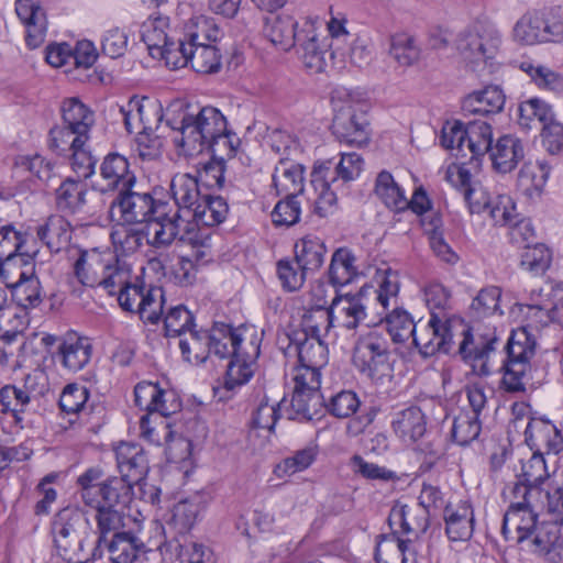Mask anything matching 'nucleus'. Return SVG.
<instances>
[{
    "label": "nucleus",
    "mask_w": 563,
    "mask_h": 563,
    "mask_svg": "<svg viewBox=\"0 0 563 563\" xmlns=\"http://www.w3.org/2000/svg\"><path fill=\"white\" fill-rule=\"evenodd\" d=\"M34 255L20 254L23 261H19L15 267H21L18 279L13 280L9 274L1 276L5 286L11 289L14 300L24 308H35L42 302V287L35 274Z\"/></svg>",
    "instance_id": "13"
},
{
    "label": "nucleus",
    "mask_w": 563,
    "mask_h": 563,
    "mask_svg": "<svg viewBox=\"0 0 563 563\" xmlns=\"http://www.w3.org/2000/svg\"><path fill=\"white\" fill-rule=\"evenodd\" d=\"M56 553L67 563H87L92 560V532L88 520L76 509H62L52 526Z\"/></svg>",
    "instance_id": "4"
},
{
    "label": "nucleus",
    "mask_w": 563,
    "mask_h": 563,
    "mask_svg": "<svg viewBox=\"0 0 563 563\" xmlns=\"http://www.w3.org/2000/svg\"><path fill=\"white\" fill-rule=\"evenodd\" d=\"M514 35L517 41L528 45L548 42L547 32H544V15L538 12L525 14L516 23Z\"/></svg>",
    "instance_id": "52"
},
{
    "label": "nucleus",
    "mask_w": 563,
    "mask_h": 563,
    "mask_svg": "<svg viewBox=\"0 0 563 563\" xmlns=\"http://www.w3.org/2000/svg\"><path fill=\"white\" fill-rule=\"evenodd\" d=\"M74 269L82 285L100 287L110 296L118 295L131 279L129 267L114 256L109 255V260H106L96 250L79 251Z\"/></svg>",
    "instance_id": "5"
},
{
    "label": "nucleus",
    "mask_w": 563,
    "mask_h": 563,
    "mask_svg": "<svg viewBox=\"0 0 563 563\" xmlns=\"http://www.w3.org/2000/svg\"><path fill=\"white\" fill-rule=\"evenodd\" d=\"M258 354V345L251 342L250 350H246V353H243L240 357H233L230 360L223 382L225 389L233 390L251 379L253 376L252 363Z\"/></svg>",
    "instance_id": "44"
},
{
    "label": "nucleus",
    "mask_w": 563,
    "mask_h": 563,
    "mask_svg": "<svg viewBox=\"0 0 563 563\" xmlns=\"http://www.w3.org/2000/svg\"><path fill=\"white\" fill-rule=\"evenodd\" d=\"M35 377L27 375L22 386L5 385L0 389L2 412L12 413L16 423L22 422L21 415L35 398Z\"/></svg>",
    "instance_id": "29"
},
{
    "label": "nucleus",
    "mask_w": 563,
    "mask_h": 563,
    "mask_svg": "<svg viewBox=\"0 0 563 563\" xmlns=\"http://www.w3.org/2000/svg\"><path fill=\"white\" fill-rule=\"evenodd\" d=\"M228 212V203L222 197L206 194L194 207V210L188 211V219L195 228L198 225L214 227L225 220Z\"/></svg>",
    "instance_id": "37"
},
{
    "label": "nucleus",
    "mask_w": 563,
    "mask_h": 563,
    "mask_svg": "<svg viewBox=\"0 0 563 563\" xmlns=\"http://www.w3.org/2000/svg\"><path fill=\"white\" fill-rule=\"evenodd\" d=\"M488 154L497 170L508 173L525 157V146L517 136L506 134L498 137Z\"/></svg>",
    "instance_id": "32"
},
{
    "label": "nucleus",
    "mask_w": 563,
    "mask_h": 563,
    "mask_svg": "<svg viewBox=\"0 0 563 563\" xmlns=\"http://www.w3.org/2000/svg\"><path fill=\"white\" fill-rule=\"evenodd\" d=\"M117 466L121 474L120 478L126 479L129 484L144 485L148 472V461L143 449L135 443L122 442L115 448Z\"/></svg>",
    "instance_id": "21"
},
{
    "label": "nucleus",
    "mask_w": 563,
    "mask_h": 563,
    "mask_svg": "<svg viewBox=\"0 0 563 563\" xmlns=\"http://www.w3.org/2000/svg\"><path fill=\"white\" fill-rule=\"evenodd\" d=\"M493 146V130L489 123L473 120L466 123V148L472 157L484 156Z\"/></svg>",
    "instance_id": "50"
},
{
    "label": "nucleus",
    "mask_w": 563,
    "mask_h": 563,
    "mask_svg": "<svg viewBox=\"0 0 563 563\" xmlns=\"http://www.w3.org/2000/svg\"><path fill=\"white\" fill-rule=\"evenodd\" d=\"M394 432L405 442H415L427 431V417L420 407L410 406L394 413Z\"/></svg>",
    "instance_id": "33"
},
{
    "label": "nucleus",
    "mask_w": 563,
    "mask_h": 563,
    "mask_svg": "<svg viewBox=\"0 0 563 563\" xmlns=\"http://www.w3.org/2000/svg\"><path fill=\"white\" fill-rule=\"evenodd\" d=\"M190 225L191 221L185 219L179 208L168 201L146 222V242L155 249H166L175 240L181 241V235Z\"/></svg>",
    "instance_id": "9"
},
{
    "label": "nucleus",
    "mask_w": 563,
    "mask_h": 563,
    "mask_svg": "<svg viewBox=\"0 0 563 563\" xmlns=\"http://www.w3.org/2000/svg\"><path fill=\"white\" fill-rule=\"evenodd\" d=\"M445 532L451 541H467L474 531V511L470 503L449 504L444 508Z\"/></svg>",
    "instance_id": "28"
},
{
    "label": "nucleus",
    "mask_w": 563,
    "mask_h": 563,
    "mask_svg": "<svg viewBox=\"0 0 563 563\" xmlns=\"http://www.w3.org/2000/svg\"><path fill=\"white\" fill-rule=\"evenodd\" d=\"M355 256L347 249H338L332 257L328 271L329 282L334 286L350 284L357 275Z\"/></svg>",
    "instance_id": "47"
},
{
    "label": "nucleus",
    "mask_w": 563,
    "mask_h": 563,
    "mask_svg": "<svg viewBox=\"0 0 563 563\" xmlns=\"http://www.w3.org/2000/svg\"><path fill=\"white\" fill-rule=\"evenodd\" d=\"M470 170L462 166H449L445 173V179L453 187L463 190L471 213L486 212L493 199L481 185L472 184Z\"/></svg>",
    "instance_id": "22"
},
{
    "label": "nucleus",
    "mask_w": 563,
    "mask_h": 563,
    "mask_svg": "<svg viewBox=\"0 0 563 563\" xmlns=\"http://www.w3.org/2000/svg\"><path fill=\"white\" fill-rule=\"evenodd\" d=\"M136 185V177L130 170L128 159L118 153H110L100 165V179L93 188L101 194L117 192Z\"/></svg>",
    "instance_id": "16"
},
{
    "label": "nucleus",
    "mask_w": 563,
    "mask_h": 563,
    "mask_svg": "<svg viewBox=\"0 0 563 563\" xmlns=\"http://www.w3.org/2000/svg\"><path fill=\"white\" fill-rule=\"evenodd\" d=\"M407 548V541L397 538L395 534L380 536L375 549V560L377 563H406Z\"/></svg>",
    "instance_id": "62"
},
{
    "label": "nucleus",
    "mask_w": 563,
    "mask_h": 563,
    "mask_svg": "<svg viewBox=\"0 0 563 563\" xmlns=\"http://www.w3.org/2000/svg\"><path fill=\"white\" fill-rule=\"evenodd\" d=\"M551 251L543 243H533L523 247L521 254V267L534 276L542 275L550 267Z\"/></svg>",
    "instance_id": "59"
},
{
    "label": "nucleus",
    "mask_w": 563,
    "mask_h": 563,
    "mask_svg": "<svg viewBox=\"0 0 563 563\" xmlns=\"http://www.w3.org/2000/svg\"><path fill=\"white\" fill-rule=\"evenodd\" d=\"M71 232V224L60 214L49 216L45 223L37 228L38 239L55 253L68 249Z\"/></svg>",
    "instance_id": "39"
},
{
    "label": "nucleus",
    "mask_w": 563,
    "mask_h": 563,
    "mask_svg": "<svg viewBox=\"0 0 563 563\" xmlns=\"http://www.w3.org/2000/svg\"><path fill=\"white\" fill-rule=\"evenodd\" d=\"M167 202L155 200L150 192H140L135 186H131L117 194L111 207L119 210L124 223L139 224L152 220L156 210Z\"/></svg>",
    "instance_id": "12"
},
{
    "label": "nucleus",
    "mask_w": 563,
    "mask_h": 563,
    "mask_svg": "<svg viewBox=\"0 0 563 563\" xmlns=\"http://www.w3.org/2000/svg\"><path fill=\"white\" fill-rule=\"evenodd\" d=\"M300 47V58L307 69L312 73H322L325 70L329 62H331L335 55L345 57L346 51L336 45L332 47V44L328 43L327 38L322 41L311 24H306L301 41H297Z\"/></svg>",
    "instance_id": "14"
},
{
    "label": "nucleus",
    "mask_w": 563,
    "mask_h": 563,
    "mask_svg": "<svg viewBox=\"0 0 563 563\" xmlns=\"http://www.w3.org/2000/svg\"><path fill=\"white\" fill-rule=\"evenodd\" d=\"M166 124L177 135L174 143L180 154L195 156L206 151L214 135L227 131V119L211 106L194 107L184 100H174L165 109Z\"/></svg>",
    "instance_id": "1"
},
{
    "label": "nucleus",
    "mask_w": 563,
    "mask_h": 563,
    "mask_svg": "<svg viewBox=\"0 0 563 563\" xmlns=\"http://www.w3.org/2000/svg\"><path fill=\"white\" fill-rule=\"evenodd\" d=\"M58 354L65 368L70 372H78L90 361L91 344L86 338L70 334L59 345Z\"/></svg>",
    "instance_id": "42"
},
{
    "label": "nucleus",
    "mask_w": 563,
    "mask_h": 563,
    "mask_svg": "<svg viewBox=\"0 0 563 563\" xmlns=\"http://www.w3.org/2000/svg\"><path fill=\"white\" fill-rule=\"evenodd\" d=\"M550 167L544 162H528L520 169L518 184L522 191L529 196H539L545 186Z\"/></svg>",
    "instance_id": "49"
},
{
    "label": "nucleus",
    "mask_w": 563,
    "mask_h": 563,
    "mask_svg": "<svg viewBox=\"0 0 563 563\" xmlns=\"http://www.w3.org/2000/svg\"><path fill=\"white\" fill-rule=\"evenodd\" d=\"M273 184L278 195L299 196L303 190L302 166L288 158H280L273 174Z\"/></svg>",
    "instance_id": "40"
},
{
    "label": "nucleus",
    "mask_w": 563,
    "mask_h": 563,
    "mask_svg": "<svg viewBox=\"0 0 563 563\" xmlns=\"http://www.w3.org/2000/svg\"><path fill=\"white\" fill-rule=\"evenodd\" d=\"M518 111V123L523 129H532L534 122L545 125L553 119L551 107L538 98L521 102Z\"/></svg>",
    "instance_id": "58"
},
{
    "label": "nucleus",
    "mask_w": 563,
    "mask_h": 563,
    "mask_svg": "<svg viewBox=\"0 0 563 563\" xmlns=\"http://www.w3.org/2000/svg\"><path fill=\"white\" fill-rule=\"evenodd\" d=\"M375 192L382 201L395 211H404L408 209V199L404 191L395 183L390 173L383 170L376 178Z\"/></svg>",
    "instance_id": "51"
},
{
    "label": "nucleus",
    "mask_w": 563,
    "mask_h": 563,
    "mask_svg": "<svg viewBox=\"0 0 563 563\" xmlns=\"http://www.w3.org/2000/svg\"><path fill=\"white\" fill-rule=\"evenodd\" d=\"M311 183L317 190H320L314 201V212L320 217H328L336 210V194L331 188L335 186L336 178L332 170V161L316 163L312 172Z\"/></svg>",
    "instance_id": "23"
},
{
    "label": "nucleus",
    "mask_w": 563,
    "mask_h": 563,
    "mask_svg": "<svg viewBox=\"0 0 563 563\" xmlns=\"http://www.w3.org/2000/svg\"><path fill=\"white\" fill-rule=\"evenodd\" d=\"M525 437L528 446L541 454L558 455L563 451V434L548 419L529 417Z\"/></svg>",
    "instance_id": "19"
},
{
    "label": "nucleus",
    "mask_w": 563,
    "mask_h": 563,
    "mask_svg": "<svg viewBox=\"0 0 563 563\" xmlns=\"http://www.w3.org/2000/svg\"><path fill=\"white\" fill-rule=\"evenodd\" d=\"M319 316L325 327L334 323L335 329L354 331L365 321L367 313L360 297L336 295L329 306V311H321Z\"/></svg>",
    "instance_id": "15"
},
{
    "label": "nucleus",
    "mask_w": 563,
    "mask_h": 563,
    "mask_svg": "<svg viewBox=\"0 0 563 563\" xmlns=\"http://www.w3.org/2000/svg\"><path fill=\"white\" fill-rule=\"evenodd\" d=\"M112 242L115 249L120 250L123 254L136 252L146 240L144 229L133 225L119 224L111 233Z\"/></svg>",
    "instance_id": "63"
},
{
    "label": "nucleus",
    "mask_w": 563,
    "mask_h": 563,
    "mask_svg": "<svg viewBox=\"0 0 563 563\" xmlns=\"http://www.w3.org/2000/svg\"><path fill=\"white\" fill-rule=\"evenodd\" d=\"M144 548V543L133 532L124 531L111 536L104 543L95 542L92 560L102 559L107 552L111 563H133Z\"/></svg>",
    "instance_id": "17"
},
{
    "label": "nucleus",
    "mask_w": 563,
    "mask_h": 563,
    "mask_svg": "<svg viewBox=\"0 0 563 563\" xmlns=\"http://www.w3.org/2000/svg\"><path fill=\"white\" fill-rule=\"evenodd\" d=\"M133 486L126 479L110 477L100 483L98 489H88L85 495V505L89 507H104L123 509L132 498Z\"/></svg>",
    "instance_id": "20"
},
{
    "label": "nucleus",
    "mask_w": 563,
    "mask_h": 563,
    "mask_svg": "<svg viewBox=\"0 0 563 563\" xmlns=\"http://www.w3.org/2000/svg\"><path fill=\"white\" fill-rule=\"evenodd\" d=\"M220 30L217 24L209 18L199 15L192 18L186 25L184 41L186 45L211 44L219 37Z\"/></svg>",
    "instance_id": "53"
},
{
    "label": "nucleus",
    "mask_w": 563,
    "mask_h": 563,
    "mask_svg": "<svg viewBox=\"0 0 563 563\" xmlns=\"http://www.w3.org/2000/svg\"><path fill=\"white\" fill-rule=\"evenodd\" d=\"M62 115L64 125L88 139V132L95 122L93 112L78 98L63 101Z\"/></svg>",
    "instance_id": "46"
},
{
    "label": "nucleus",
    "mask_w": 563,
    "mask_h": 563,
    "mask_svg": "<svg viewBox=\"0 0 563 563\" xmlns=\"http://www.w3.org/2000/svg\"><path fill=\"white\" fill-rule=\"evenodd\" d=\"M210 332L205 330H190L179 341L184 358L191 364L203 363L210 354Z\"/></svg>",
    "instance_id": "48"
},
{
    "label": "nucleus",
    "mask_w": 563,
    "mask_h": 563,
    "mask_svg": "<svg viewBox=\"0 0 563 563\" xmlns=\"http://www.w3.org/2000/svg\"><path fill=\"white\" fill-rule=\"evenodd\" d=\"M355 366L374 382H380L393 373L391 343L382 327L361 335L353 349Z\"/></svg>",
    "instance_id": "6"
},
{
    "label": "nucleus",
    "mask_w": 563,
    "mask_h": 563,
    "mask_svg": "<svg viewBox=\"0 0 563 563\" xmlns=\"http://www.w3.org/2000/svg\"><path fill=\"white\" fill-rule=\"evenodd\" d=\"M297 22L290 15H273L265 20L264 35L282 51L290 49L295 42L301 41L303 29L296 32Z\"/></svg>",
    "instance_id": "34"
},
{
    "label": "nucleus",
    "mask_w": 563,
    "mask_h": 563,
    "mask_svg": "<svg viewBox=\"0 0 563 563\" xmlns=\"http://www.w3.org/2000/svg\"><path fill=\"white\" fill-rule=\"evenodd\" d=\"M537 518L538 515L530 508L511 501L504 515L501 528L504 537L507 540H515L517 543L528 540L532 530L538 526Z\"/></svg>",
    "instance_id": "26"
},
{
    "label": "nucleus",
    "mask_w": 563,
    "mask_h": 563,
    "mask_svg": "<svg viewBox=\"0 0 563 563\" xmlns=\"http://www.w3.org/2000/svg\"><path fill=\"white\" fill-rule=\"evenodd\" d=\"M332 131L341 143L362 146L369 140V121L358 104L346 103L336 110Z\"/></svg>",
    "instance_id": "11"
},
{
    "label": "nucleus",
    "mask_w": 563,
    "mask_h": 563,
    "mask_svg": "<svg viewBox=\"0 0 563 563\" xmlns=\"http://www.w3.org/2000/svg\"><path fill=\"white\" fill-rule=\"evenodd\" d=\"M88 194L87 184L80 179L67 177L55 190V203L57 210L66 214L82 212Z\"/></svg>",
    "instance_id": "35"
},
{
    "label": "nucleus",
    "mask_w": 563,
    "mask_h": 563,
    "mask_svg": "<svg viewBox=\"0 0 563 563\" xmlns=\"http://www.w3.org/2000/svg\"><path fill=\"white\" fill-rule=\"evenodd\" d=\"M164 324L168 336H185L196 328L192 313L183 305L168 310Z\"/></svg>",
    "instance_id": "64"
},
{
    "label": "nucleus",
    "mask_w": 563,
    "mask_h": 563,
    "mask_svg": "<svg viewBox=\"0 0 563 563\" xmlns=\"http://www.w3.org/2000/svg\"><path fill=\"white\" fill-rule=\"evenodd\" d=\"M505 104V95L497 86H488L468 95L462 104L465 113L488 115L498 113Z\"/></svg>",
    "instance_id": "41"
},
{
    "label": "nucleus",
    "mask_w": 563,
    "mask_h": 563,
    "mask_svg": "<svg viewBox=\"0 0 563 563\" xmlns=\"http://www.w3.org/2000/svg\"><path fill=\"white\" fill-rule=\"evenodd\" d=\"M320 371L296 366L292 372L291 419L312 421L323 416L324 399L320 394Z\"/></svg>",
    "instance_id": "7"
},
{
    "label": "nucleus",
    "mask_w": 563,
    "mask_h": 563,
    "mask_svg": "<svg viewBox=\"0 0 563 563\" xmlns=\"http://www.w3.org/2000/svg\"><path fill=\"white\" fill-rule=\"evenodd\" d=\"M181 242L187 243L191 246V253L187 258H183L180 263V269L184 271V280L187 284H191L195 279V275L189 273L192 268L194 262L202 263L207 262L211 256L210 251V238L198 232L191 224L190 228H186L181 235Z\"/></svg>",
    "instance_id": "38"
},
{
    "label": "nucleus",
    "mask_w": 563,
    "mask_h": 563,
    "mask_svg": "<svg viewBox=\"0 0 563 563\" xmlns=\"http://www.w3.org/2000/svg\"><path fill=\"white\" fill-rule=\"evenodd\" d=\"M121 112L123 113L124 125L129 133H133L136 130L132 122V119L135 118H137L139 124L142 126L141 132L144 134H150L158 128L163 120L166 121L165 110H163L162 104L147 97L142 99L131 98L126 108H121Z\"/></svg>",
    "instance_id": "18"
},
{
    "label": "nucleus",
    "mask_w": 563,
    "mask_h": 563,
    "mask_svg": "<svg viewBox=\"0 0 563 563\" xmlns=\"http://www.w3.org/2000/svg\"><path fill=\"white\" fill-rule=\"evenodd\" d=\"M210 332V354L219 358L240 357L246 353V346L236 329L224 323H216Z\"/></svg>",
    "instance_id": "30"
},
{
    "label": "nucleus",
    "mask_w": 563,
    "mask_h": 563,
    "mask_svg": "<svg viewBox=\"0 0 563 563\" xmlns=\"http://www.w3.org/2000/svg\"><path fill=\"white\" fill-rule=\"evenodd\" d=\"M87 140L65 125L54 126L49 131V148L58 154L71 151L74 156H77L81 154L80 151Z\"/></svg>",
    "instance_id": "57"
},
{
    "label": "nucleus",
    "mask_w": 563,
    "mask_h": 563,
    "mask_svg": "<svg viewBox=\"0 0 563 563\" xmlns=\"http://www.w3.org/2000/svg\"><path fill=\"white\" fill-rule=\"evenodd\" d=\"M327 249L321 239L307 235L295 244L296 265L307 273L318 271L323 262Z\"/></svg>",
    "instance_id": "43"
},
{
    "label": "nucleus",
    "mask_w": 563,
    "mask_h": 563,
    "mask_svg": "<svg viewBox=\"0 0 563 563\" xmlns=\"http://www.w3.org/2000/svg\"><path fill=\"white\" fill-rule=\"evenodd\" d=\"M520 69L541 89L551 91L563 90V77L544 65H534L530 60L521 62Z\"/></svg>",
    "instance_id": "60"
},
{
    "label": "nucleus",
    "mask_w": 563,
    "mask_h": 563,
    "mask_svg": "<svg viewBox=\"0 0 563 563\" xmlns=\"http://www.w3.org/2000/svg\"><path fill=\"white\" fill-rule=\"evenodd\" d=\"M180 52L186 59V66L190 64L191 68L199 74H214L221 68V54L213 44L186 45L180 44Z\"/></svg>",
    "instance_id": "36"
},
{
    "label": "nucleus",
    "mask_w": 563,
    "mask_h": 563,
    "mask_svg": "<svg viewBox=\"0 0 563 563\" xmlns=\"http://www.w3.org/2000/svg\"><path fill=\"white\" fill-rule=\"evenodd\" d=\"M526 324L514 330L507 343V362L503 385L508 393H525L528 385H532L531 358L536 354V334L550 323H555L553 307L544 308L537 305H527Z\"/></svg>",
    "instance_id": "2"
},
{
    "label": "nucleus",
    "mask_w": 563,
    "mask_h": 563,
    "mask_svg": "<svg viewBox=\"0 0 563 563\" xmlns=\"http://www.w3.org/2000/svg\"><path fill=\"white\" fill-rule=\"evenodd\" d=\"M15 12L26 29L25 41L30 48L41 46L46 36L47 21L42 7L35 0H16Z\"/></svg>",
    "instance_id": "24"
},
{
    "label": "nucleus",
    "mask_w": 563,
    "mask_h": 563,
    "mask_svg": "<svg viewBox=\"0 0 563 563\" xmlns=\"http://www.w3.org/2000/svg\"><path fill=\"white\" fill-rule=\"evenodd\" d=\"M385 328H382L389 335V341L394 343H402L412 338L415 345L423 356H431L434 353L427 352L426 347L418 342V335L423 330L424 324L415 323L410 314L402 309H394L391 313L385 318Z\"/></svg>",
    "instance_id": "27"
},
{
    "label": "nucleus",
    "mask_w": 563,
    "mask_h": 563,
    "mask_svg": "<svg viewBox=\"0 0 563 563\" xmlns=\"http://www.w3.org/2000/svg\"><path fill=\"white\" fill-rule=\"evenodd\" d=\"M481 432V422L477 415L470 413L468 411L460 412L453 420L451 437L452 440L459 445H467Z\"/></svg>",
    "instance_id": "61"
},
{
    "label": "nucleus",
    "mask_w": 563,
    "mask_h": 563,
    "mask_svg": "<svg viewBox=\"0 0 563 563\" xmlns=\"http://www.w3.org/2000/svg\"><path fill=\"white\" fill-rule=\"evenodd\" d=\"M501 36L492 25L476 22L462 31L456 40L455 47L462 58L470 63L487 62L493 59L499 51Z\"/></svg>",
    "instance_id": "8"
},
{
    "label": "nucleus",
    "mask_w": 563,
    "mask_h": 563,
    "mask_svg": "<svg viewBox=\"0 0 563 563\" xmlns=\"http://www.w3.org/2000/svg\"><path fill=\"white\" fill-rule=\"evenodd\" d=\"M393 516L398 517L400 526L405 533H413L416 536L424 533L429 527L430 512L423 507L401 506L399 510H393Z\"/></svg>",
    "instance_id": "56"
},
{
    "label": "nucleus",
    "mask_w": 563,
    "mask_h": 563,
    "mask_svg": "<svg viewBox=\"0 0 563 563\" xmlns=\"http://www.w3.org/2000/svg\"><path fill=\"white\" fill-rule=\"evenodd\" d=\"M167 23L164 19H157L143 26L142 40L147 46L152 57L162 58L167 65L174 68L186 66V59L180 52L183 38L175 41L174 36L166 31Z\"/></svg>",
    "instance_id": "10"
},
{
    "label": "nucleus",
    "mask_w": 563,
    "mask_h": 563,
    "mask_svg": "<svg viewBox=\"0 0 563 563\" xmlns=\"http://www.w3.org/2000/svg\"><path fill=\"white\" fill-rule=\"evenodd\" d=\"M200 179L190 174H177L170 181V191L176 208L180 213L188 218V211H192L206 194H202L199 186Z\"/></svg>",
    "instance_id": "31"
},
{
    "label": "nucleus",
    "mask_w": 563,
    "mask_h": 563,
    "mask_svg": "<svg viewBox=\"0 0 563 563\" xmlns=\"http://www.w3.org/2000/svg\"><path fill=\"white\" fill-rule=\"evenodd\" d=\"M97 510L96 521L98 529V538L95 542L104 543L107 539L115 533L124 532L125 522L122 509L92 507Z\"/></svg>",
    "instance_id": "55"
},
{
    "label": "nucleus",
    "mask_w": 563,
    "mask_h": 563,
    "mask_svg": "<svg viewBox=\"0 0 563 563\" xmlns=\"http://www.w3.org/2000/svg\"><path fill=\"white\" fill-rule=\"evenodd\" d=\"M135 405L148 413H158L161 418L168 417L178 408V404L170 401L172 393L162 389L157 384L141 382L134 388Z\"/></svg>",
    "instance_id": "25"
},
{
    "label": "nucleus",
    "mask_w": 563,
    "mask_h": 563,
    "mask_svg": "<svg viewBox=\"0 0 563 563\" xmlns=\"http://www.w3.org/2000/svg\"><path fill=\"white\" fill-rule=\"evenodd\" d=\"M424 299L430 319L418 335L419 344L429 353H449L457 338L461 339L460 351L465 354L471 332L461 318L449 313L450 291L441 284H431L424 289Z\"/></svg>",
    "instance_id": "3"
},
{
    "label": "nucleus",
    "mask_w": 563,
    "mask_h": 563,
    "mask_svg": "<svg viewBox=\"0 0 563 563\" xmlns=\"http://www.w3.org/2000/svg\"><path fill=\"white\" fill-rule=\"evenodd\" d=\"M559 525L542 522L531 532V550L533 553L545 558L549 562L556 563L559 556Z\"/></svg>",
    "instance_id": "45"
},
{
    "label": "nucleus",
    "mask_w": 563,
    "mask_h": 563,
    "mask_svg": "<svg viewBox=\"0 0 563 563\" xmlns=\"http://www.w3.org/2000/svg\"><path fill=\"white\" fill-rule=\"evenodd\" d=\"M289 349H294L297 353L299 366L320 371L325 362V347L322 339H308L307 333H305L303 340L294 345L290 344Z\"/></svg>",
    "instance_id": "54"
}]
</instances>
